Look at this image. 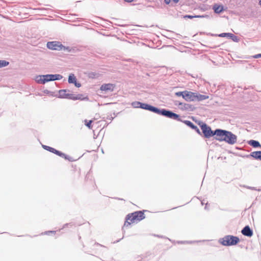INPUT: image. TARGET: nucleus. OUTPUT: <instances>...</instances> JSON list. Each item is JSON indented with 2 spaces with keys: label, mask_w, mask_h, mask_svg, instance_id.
Segmentation results:
<instances>
[{
  "label": "nucleus",
  "mask_w": 261,
  "mask_h": 261,
  "mask_svg": "<svg viewBox=\"0 0 261 261\" xmlns=\"http://www.w3.org/2000/svg\"><path fill=\"white\" fill-rule=\"evenodd\" d=\"M144 218V214L142 211H137L128 214L125 218L123 227H128L132 224L137 223Z\"/></svg>",
  "instance_id": "obj_1"
},
{
  "label": "nucleus",
  "mask_w": 261,
  "mask_h": 261,
  "mask_svg": "<svg viewBox=\"0 0 261 261\" xmlns=\"http://www.w3.org/2000/svg\"><path fill=\"white\" fill-rule=\"evenodd\" d=\"M208 98V96L188 91H186L185 96H184V99L187 101H201Z\"/></svg>",
  "instance_id": "obj_2"
},
{
  "label": "nucleus",
  "mask_w": 261,
  "mask_h": 261,
  "mask_svg": "<svg viewBox=\"0 0 261 261\" xmlns=\"http://www.w3.org/2000/svg\"><path fill=\"white\" fill-rule=\"evenodd\" d=\"M61 77L62 76L60 74H46L37 77L36 81L38 83L44 84L51 81L60 80Z\"/></svg>",
  "instance_id": "obj_3"
},
{
  "label": "nucleus",
  "mask_w": 261,
  "mask_h": 261,
  "mask_svg": "<svg viewBox=\"0 0 261 261\" xmlns=\"http://www.w3.org/2000/svg\"><path fill=\"white\" fill-rule=\"evenodd\" d=\"M240 240L237 237L233 236H226L221 240V243L224 246H232L236 245Z\"/></svg>",
  "instance_id": "obj_4"
},
{
  "label": "nucleus",
  "mask_w": 261,
  "mask_h": 261,
  "mask_svg": "<svg viewBox=\"0 0 261 261\" xmlns=\"http://www.w3.org/2000/svg\"><path fill=\"white\" fill-rule=\"evenodd\" d=\"M47 47L49 49L57 50H62L64 47L60 42L58 41L48 42L47 43Z\"/></svg>",
  "instance_id": "obj_5"
},
{
  "label": "nucleus",
  "mask_w": 261,
  "mask_h": 261,
  "mask_svg": "<svg viewBox=\"0 0 261 261\" xmlns=\"http://www.w3.org/2000/svg\"><path fill=\"white\" fill-rule=\"evenodd\" d=\"M224 139L225 140H224V141H225L229 144H234L237 142V136L233 134L231 132L228 131H227Z\"/></svg>",
  "instance_id": "obj_6"
},
{
  "label": "nucleus",
  "mask_w": 261,
  "mask_h": 261,
  "mask_svg": "<svg viewBox=\"0 0 261 261\" xmlns=\"http://www.w3.org/2000/svg\"><path fill=\"white\" fill-rule=\"evenodd\" d=\"M156 113L174 119H177L179 117V116L177 114L164 109L162 110H159V112Z\"/></svg>",
  "instance_id": "obj_7"
},
{
  "label": "nucleus",
  "mask_w": 261,
  "mask_h": 261,
  "mask_svg": "<svg viewBox=\"0 0 261 261\" xmlns=\"http://www.w3.org/2000/svg\"><path fill=\"white\" fill-rule=\"evenodd\" d=\"M201 130L205 138H210L214 136V132L211 130L210 127L208 126L206 124H203L201 126Z\"/></svg>",
  "instance_id": "obj_8"
},
{
  "label": "nucleus",
  "mask_w": 261,
  "mask_h": 261,
  "mask_svg": "<svg viewBox=\"0 0 261 261\" xmlns=\"http://www.w3.org/2000/svg\"><path fill=\"white\" fill-rule=\"evenodd\" d=\"M227 131L221 129H216L214 132V135L216 136V139L220 141H224V137L226 135Z\"/></svg>",
  "instance_id": "obj_9"
},
{
  "label": "nucleus",
  "mask_w": 261,
  "mask_h": 261,
  "mask_svg": "<svg viewBox=\"0 0 261 261\" xmlns=\"http://www.w3.org/2000/svg\"><path fill=\"white\" fill-rule=\"evenodd\" d=\"M115 88V85L112 84H103L101 86L100 89L105 91H113Z\"/></svg>",
  "instance_id": "obj_10"
},
{
  "label": "nucleus",
  "mask_w": 261,
  "mask_h": 261,
  "mask_svg": "<svg viewBox=\"0 0 261 261\" xmlns=\"http://www.w3.org/2000/svg\"><path fill=\"white\" fill-rule=\"evenodd\" d=\"M141 108L143 109L149 110L155 113L159 112V109H158V108L146 103H141Z\"/></svg>",
  "instance_id": "obj_11"
},
{
  "label": "nucleus",
  "mask_w": 261,
  "mask_h": 261,
  "mask_svg": "<svg viewBox=\"0 0 261 261\" xmlns=\"http://www.w3.org/2000/svg\"><path fill=\"white\" fill-rule=\"evenodd\" d=\"M242 233L247 237H251L253 235V231L249 226H246L241 231Z\"/></svg>",
  "instance_id": "obj_12"
},
{
  "label": "nucleus",
  "mask_w": 261,
  "mask_h": 261,
  "mask_svg": "<svg viewBox=\"0 0 261 261\" xmlns=\"http://www.w3.org/2000/svg\"><path fill=\"white\" fill-rule=\"evenodd\" d=\"M43 147L44 149L51 152H53L58 155H61V154H60V151L55 149V148H53V147H49V146H46V145H43Z\"/></svg>",
  "instance_id": "obj_13"
},
{
  "label": "nucleus",
  "mask_w": 261,
  "mask_h": 261,
  "mask_svg": "<svg viewBox=\"0 0 261 261\" xmlns=\"http://www.w3.org/2000/svg\"><path fill=\"white\" fill-rule=\"evenodd\" d=\"M213 9L216 13H220L223 10V7L221 5H215Z\"/></svg>",
  "instance_id": "obj_14"
},
{
  "label": "nucleus",
  "mask_w": 261,
  "mask_h": 261,
  "mask_svg": "<svg viewBox=\"0 0 261 261\" xmlns=\"http://www.w3.org/2000/svg\"><path fill=\"white\" fill-rule=\"evenodd\" d=\"M251 155L254 159L261 161V151L252 152Z\"/></svg>",
  "instance_id": "obj_15"
},
{
  "label": "nucleus",
  "mask_w": 261,
  "mask_h": 261,
  "mask_svg": "<svg viewBox=\"0 0 261 261\" xmlns=\"http://www.w3.org/2000/svg\"><path fill=\"white\" fill-rule=\"evenodd\" d=\"M248 143L250 145L253 146V147H258L260 146L259 143L255 140H250L249 141Z\"/></svg>",
  "instance_id": "obj_16"
},
{
  "label": "nucleus",
  "mask_w": 261,
  "mask_h": 261,
  "mask_svg": "<svg viewBox=\"0 0 261 261\" xmlns=\"http://www.w3.org/2000/svg\"><path fill=\"white\" fill-rule=\"evenodd\" d=\"M76 82V79L74 74H70L68 77V82L69 83L74 84Z\"/></svg>",
  "instance_id": "obj_17"
},
{
  "label": "nucleus",
  "mask_w": 261,
  "mask_h": 261,
  "mask_svg": "<svg viewBox=\"0 0 261 261\" xmlns=\"http://www.w3.org/2000/svg\"><path fill=\"white\" fill-rule=\"evenodd\" d=\"M60 154H61V155H59V156H61V157H62L63 158H64L66 160H67L69 161H71V162H72L74 161V160L70 156H68L67 155H66L65 154L60 152Z\"/></svg>",
  "instance_id": "obj_18"
},
{
  "label": "nucleus",
  "mask_w": 261,
  "mask_h": 261,
  "mask_svg": "<svg viewBox=\"0 0 261 261\" xmlns=\"http://www.w3.org/2000/svg\"><path fill=\"white\" fill-rule=\"evenodd\" d=\"M184 123L187 124L188 126H190V127L195 129L197 128V126H196L192 122L189 120H186L184 121Z\"/></svg>",
  "instance_id": "obj_19"
},
{
  "label": "nucleus",
  "mask_w": 261,
  "mask_h": 261,
  "mask_svg": "<svg viewBox=\"0 0 261 261\" xmlns=\"http://www.w3.org/2000/svg\"><path fill=\"white\" fill-rule=\"evenodd\" d=\"M93 121L92 120H89V121H88L87 120H85L84 121V123H85V125L88 127L89 129H92V126L91 125V123H92Z\"/></svg>",
  "instance_id": "obj_20"
},
{
  "label": "nucleus",
  "mask_w": 261,
  "mask_h": 261,
  "mask_svg": "<svg viewBox=\"0 0 261 261\" xmlns=\"http://www.w3.org/2000/svg\"><path fill=\"white\" fill-rule=\"evenodd\" d=\"M132 105L134 108H141V102L138 101H135L132 102Z\"/></svg>",
  "instance_id": "obj_21"
},
{
  "label": "nucleus",
  "mask_w": 261,
  "mask_h": 261,
  "mask_svg": "<svg viewBox=\"0 0 261 261\" xmlns=\"http://www.w3.org/2000/svg\"><path fill=\"white\" fill-rule=\"evenodd\" d=\"M232 36L233 34L231 33H222L219 35V36L221 37H224L226 36L232 37Z\"/></svg>",
  "instance_id": "obj_22"
},
{
  "label": "nucleus",
  "mask_w": 261,
  "mask_h": 261,
  "mask_svg": "<svg viewBox=\"0 0 261 261\" xmlns=\"http://www.w3.org/2000/svg\"><path fill=\"white\" fill-rule=\"evenodd\" d=\"M8 64H9L8 62H7L6 61L0 60V67H5V66L8 65Z\"/></svg>",
  "instance_id": "obj_23"
},
{
  "label": "nucleus",
  "mask_w": 261,
  "mask_h": 261,
  "mask_svg": "<svg viewBox=\"0 0 261 261\" xmlns=\"http://www.w3.org/2000/svg\"><path fill=\"white\" fill-rule=\"evenodd\" d=\"M185 93H186V91L177 92L175 93V95L177 96H182L184 98V96H185Z\"/></svg>",
  "instance_id": "obj_24"
},
{
  "label": "nucleus",
  "mask_w": 261,
  "mask_h": 261,
  "mask_svg": "<svg viewBox=\"0 0 261 261\" xmlns=\"http://www.w3.org/2000/svg\"><path fill=\"white\" fill-rule=\"evenodd\" d=\"M202 17L201 16H199V15L193 16V15H185L184 16V18H188L192 19L193 18H198V17Z\"/></svg>",
  "instance_id": "obj_25"
},
{
  "label": "nucleus",
  "mask_w": 261,
  "mask_h": 261,
  "mask_svg": "<svg viewBox=\"0 0 261 261\" xmlns=\"http://www.w3.org/2000/svg\"><path fill=\"white\" fill-rule=\"evenodd\" d=\"M69 97L70 98H71L72 99H77V97H74L73 94H70V95H69Z\"/></svg>",
  "instance_id": "obj_26"
},
{
  "label": "nucleus",
  "mask_w": 261,
  "mask_h": 261,
  "mask_svg": "<svg viewBox=\"0 0 261 261\" xmlns=\"http://www.w3.org/2000/svg\"><path fill=\"white\" fill-rule=\"evenodd\" d=\"M74 84L77 87H80L81 86V84L77 83L76 82Z\"/></svg>",
  "instance_id": "obj_27"
},
{
  "label": "nucleus",
  "mask_w": 261,
  "mask_h": 261,
  "mask_svg": "<svg viewBox=\"0 0 261 261\" xmlns=\"http://www.w3.org/2000/svg\"><path fill=\"white\" fill-rule=\"evenodd\" d=\"M49 233H53L55 234L56 233V231H48V232H46V234H49Z\"/></svg>",
  "instance_id": "obj_28"
},
{
  "label": "nucleus",
  "mask_w": 261,
  "mask_h": 261,
  "mask_svg": "<svg viewBox=\"0 0 261 261\" xmlns=\"http://www.w3.org/2000/svg\"><path fill=\"white\" fill-rule=\"evenodd\" d=\"M165 3L166 4H169L170 2H171V0H165Z\"/></svg>",
  "instance_id": "obj_29"
},
{
  "label": "nucleus",
  "mask_w": 261,
  "mask_h": 261,
  "mask_svg": "<svg viewBox=\"0 0 261 261\" xmlns=\"http://www.w3.org/2000/svg\"><path fill=\"white\" fill-rule=\"evenodd\" d=\"M124 1L127 3H131V2H133L134 0H124Z\"/></svg>",
  "instance_id": "obj_30"
},
{
  "label": "nucleus",
  "mask_w": 261,
  "mask_h": 261,
  "mask_svg": "<svg viewBox=\"0 0 261 261\" xmlns=\"http://www.w3.org/2000/svg\"><path fill=\"white\" fill-rule=\"evenodd\" d=\"M175 3H177L179 2V0H172Z\"/></svg>",
  "instance_id": "obj_31"
},
{
  "label": "nucleus",
  "mask_w": 261,
  "mask_h": 261,
  "mask_svg": "<svg viewBox=\"0 0 261 261\" xmlns=\"http://www.w3.org/2000/svg\"><path fill=\"white\" fill-rule=\"evenodd\" d=\"M255 57H261V54L256 55Z\"/></svg>",
  "instance_id": "obj_32"
},
{
  "label": "nucleus",
  "mask_w": 261,
  "mask_h": 261,
  "mask_svg": "<svg viewBox=\"0 0 261 261\" xmlns=\"http://www.w3.org/2000/svg\"><path fill=\"white\" fill-rule=\"evenodd\" d=\"M259 4L261 5V0H259Z\"/></svg>",
  "instance_id": "obj_33"
}]
</instances>
